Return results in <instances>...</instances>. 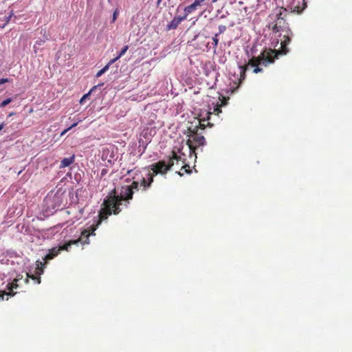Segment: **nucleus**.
Here are the masks:
<instances>
[{
	"instance_id": "38",
	"label": "nucleus",
	"mask_w": 352,
	"mask_h": 352,
	"mask_svg": "<svg viewBox=\"0 0 352 352\" xmlns=\"http://www.w3.org/2000/svg\"><path fill=\"white\" fill-rule=\"evenodd\" d=\"M12 265L14 264V261H12L11 263H10Z\"/></svg>"
},
{
	"instance_id": "25",
	"label": "nucleus",
	"mask_w": 352,
	"mask_h": 352,
	"mask_svg": "<svg viewBox=\"0 0 352 352\" xmlns=\"http://www.w3.org/2000/svg\"><path fill=\"white\" fill-rule=\"evenodd\" d=\"M8 82V78H1L0 79V85H3L6 82Z\"/></svg>"
},
{
	"instance_id": "37",
	"label": "nucleus",
	"mask_w": 352,
	"mask_h": 352,
	"mask_svg": "<svg viewBox=\"0 0 352 352\" xmlns=\"http://www.w3.org/2000/svg\"><path fill=\"white\" fill-rule=\"evenodd\" d=\"M10 17H11V15L9 17H8V21L10 19Z\"/></svg>"
},
{
	"instance_id": "31",
	"label": "nucleus",
	"mask_w": 352,
	"mask_h": 352,
	"mask_svg": "<svg viewBox=\"0 0 352 352\" xmlns=\"http://www.w3.org/2000/svg\"><path fill=\"white\" fill-rule=\"evenodd\" d=\"M162 1V0H157V7H160V3H161Z\"/></svg>"
},
{
	"instance_id": "35",
	"label": "nucleus",
	"mask_w": 352,
	"mask_h": 352,
	"mask_svg": "<svg viewBox=\"0 0 352 352\" xmlns=\"http://www.w3.org/2000/svg\"><path fill=\"white\" fill-rule=\"evenodd\" d=\"M72 243H78V241H74Z\"/></svg>"
},
{
	"instance_id": "1",
	"label": "nucleus",
	"mask_w": 352,
	"mask_h": 352,
	"mask_svg": "<svg viewBox=\"0 0 352 352\" xmlns=\"http://www.w3.org/2000/svg\"><path fill=\"white\" fill-rule=\"evenodd\" d=\"M173 153V157L168 159L167 162L159 161L141 169L135 168L127 170L126 175H128L129 177L126 178V180L131 179L133 181L131 185L122 186L120 195H116L114 191L104 200V208H101L98 215L94 217L93 223L81 232L79 241L82 243H88L89 236L91 234H94L95 230L102 221L107 220L112 213L118 214L121 210L120 206L123 205L124 201L125 202L124 206H127L129 200L133 197V190H147L153 183L155 175L166 174L173 166L174 160H182L181 156H178L175 150Z\"/></svg>"
},
{
	"instance_id": "24",
	"label": "nucleus",
	"mask_w": 352,
	"mask_h": 352,
	"mask_svg": "<svg viewBox=\"0 0 352 352\" xmlns=\"http://www.w3.org/2000/svg\"><path fill=\"white\" fill-rule=\"evenodd\" d=\"M119 58L116 56V58L111 59L109 63V65H111L112 64H113L116 61H117Z\"/></svg>"
},
{
	"instance_id": "14",
	"label": "nucleus",
	"mask_w": 352,
	"mask_h": 352,
	"mask_svg": "<svg viewBox=\"0 0 352 352\" xmlns=\"http://www.w3.org/2000/svg\"><path fill=\"white\" fill-rule=\"evenodd\" d=\"M17 281H19V279H15L14 282L8 283V285L6 286L8 287V289L10 291H12V289L14 288H16L17 287V284H16Z\"/></svg>"
},
{
	"instance_id": "4",
	"label": "nucleus",
	"mask_w": 352,
	"mask_h": 352,
	"mask_svg": "<svg viewBox=\"0 0 352 352\" xmlns=\"http://www.w3.org/2000/svg\"><path fill=\"white\" fill-rule=\"evenodd\" d=\"M63 194L59 192L49 193L43 200V213L45 217L52 215L57 210L62 208Z\"/></svg>"
},
{
	"instance_id": "39",
	"label": "nucleus",
	"mask_w": 352,
	"mask_h": 352,
	"mask_svg": "<svg viewBox=\"0 0 352 352\" xmlns=\"http://www.w3.org/2000/svg\"><path fill=\"white\" fill-rule=\"evenodd\" d=\"M216 1H217V0H213L212 1H213V2H215Z\"/></svg>"
},
{
	"instance_id": "32",
	"label": "nucleus",
	"mask_w": 352,
	"mask_h": 352,
	"mask_svg": "<svg viewBox=\"0 0 352 352\" xmlns=\"http://www.w3.org/2000/svg\"><path fill=\"white\" fill-rule=\"evenodd\" d=\"M4 126L5 124L3 123L0 124V131H1L3 129Z\"/></svg>"
},
{
	"instance_id": "28",
	"label": "nucleus",
	"mask_w": 352,
	"mask_h": 352,
	"mask_svg": "<svg viewBox=\"0 0 352 352\" xmlns=\"http://www.w3.org/2000/svg\"><path fill=\"white\" fill-rule=\"evenodd\" d=\"M104 72L102 71V69H101L97 74H96V77L98 78L100 76H101L102 74H104Z\"/></svg>"
},
{
	"instance_id": "10",
	"label": "nucleus",
	"mask_w": 352,
	"mask_h": 352,
	"mask_svg": "<svg viewBox=\"0 0 352 352\" xmlns=\"http://www.w3.org/2000/svg\"><path fill=\"white\" fill-rule=\"evenodd\" d=\"M205 0H195L191 5L186 6L184 8V15H186V17L188 15L192 12H193L195 10H197V7L201 6V4Z\"/></svg>"
},
{
	"instance_id": "36",
	"label": "nucleus",
	"mask_w": 352,
	"mask_h": 352,
	"mask_svg": "<svg viewBox=\"0 0 352 352\" xmlns=\"http://www.w3.org/2000/svg\"><path fill=\"white\" fill-rule=\"evenodd\" d=\"M146 146H144V150H143V152H144V150L146 149Z\"/></svg>"
},
{
	"instance_id": "20",
	"label": "nucleus",
	"mask_w": 352,
	"mask_h": 352,
	"mask_svg": "<svg viewBox=\"0 0 352 352\" xmlns=\"http://www.w3.org/2000/svg\"><path fill=\"white\" fill-rule=\"evenodd\" d=\"M77 124H78V122H75V123H74L73 124H72V126H69V127H68L67 129H65V130L61 133L60 135H63L66 134V133H67L69 130H70L72 127L76 126L77 125Z\"/></svg>"
},
{
	"instance_id": "21",
	"label": "nucleus",
	"mask_w": 352,
	"mask_h": 352,
	"mask_svg": "<svg viewBox=\"0 0 352 352\" xmlns=\"http://www.w3.org/2000/svg\"><path fill=\"white\" fill-rule=\"evenodd\" d=\"M9 296V293H4L3 292H0V299L1 300H4V296ZM8 299V297H7L6 300Z\"/></svg>"
},
{
	"instance_id": "19",
	"label": "nucleus",
	"mask_w": 352,
	"mask_h": 352,
	"mask_svg": "<svg viewBox=\"0 0 352 352\" xmlns=\"http://www.w3.org/2000/svg\"><path fill=\"white\" fill-rule=\"evenodd\" d=\"M226 30V25H221L219 26V32L217 34H219V36L223 33Z\"/></svg>"
},
{
	"instance_id": "9",
	"label": "nucleus",
	"mask_w": 352,
	"mask_h": 352,
	"mask_svg": "<svg viewBox=\"0 0 352 352\" xmlns=\"http://www.w3.org/2000/svg\"><path fill=\"white\" fill-rule=\"evenodd\" d=\"M186 19V15L174 17L166 25L167 30H175L181 22Z\"/></svg>"
},
{
	"instance_id": "30",
	"label": "nucleus",
	"mask_w": 352,
	"mask_h": 352,
	"mask_svg": "<svg viewBox=\"0 0 352 352\" xmlns=\"http://www.w3.org/2000/svg\"><path fill=\"white\" fill-rule=\"evenodd\" d=\"M117 10H116L114 12H113V21H115L116 17H117Z\"/></svg>"
},
{
	"instance_id": "16",
	"label": "nucleus",
	"mask_w": 352,
	"mask_h": 352,
	"mask_svg": "<svg viewBox=\"0 0 352 352\" xmlns=\"http://www.w3.org/2000/svg\"><path fill=\"white\" fill-rule=\"evenodd\" d=\"M128 49H129V46L128 45H125L121 50V51L119 52V54L117 55V57L120 59L126 53V52L128 50Z\"/></svg>"
},
{
	"instance_id": "5",
	"label": "nucleus",
	"mask_w": 352,
	"mask_h": 352,
	"mask_svg": "<svg viewBox=\"0 0 352 352\" xmlns=\"http://www.w3.org/2000/svg\"><path fill=\"white\" fill-rule=\"evenodd\" d=\"M60 251V248H54L49 250V252L43 257L44 263L37 261L34 267V272L36 275L40 276L44 272V268L47 261L56 256Z\"/></svg>"
},
{
	"instance_id": "13",
	"label": "nucleus",
	"mask_w": 352,
	"mask_h": 352,
	"mask_svg": "<svg viewBox=\"0 0 352 352\" xmlns=\"http://www.w3.org/2000/svg\"><path fill=\"white\" fill-rule=\"evenodd\" d=\"M104 85V83H100V84H98V85H96L94 87H92V89L89 91V92L87 94H85L80 99V104H82L84 100H86V98H87L90 94L93 91H94L96 89H97L98 88H100L102 87V86Z\"/></svg>"
},
{
	"instance_id": "26",
	"label": "nucleus",
	"mask_w": 352,
	"mask_h": 352,
	"mask_svg": "<svg viewBox=\"0 0 352 352\" xmlns=\"http://www.w3.org/2000/svg\"><path fill=\"white\" fill-rule=\"evenodd\" d=\"M110 65L107 63L102 69L105 73L109 68Z\"/></svg>"
},
{
	"instance_id": "29",
	"label": "nucleus",
	"mask_w": 352,
	"mask_h": 352,
	"mask_svg": "<svg viewBox=\"0 0 352 352\" xmlns=\"http://www.w3.org/2000/svg\"><path fill=\"white\" fill-rule=\"evenodd\" d=\"M214 111H217V113H219L221 112V110L220 109V107H216L214 108Z\"/></svg>"
},
{
	"instance_id": "27",
	"label": "nucleus",
	"mask_w": 352,
	"mask_h": 352,
	"mask_svg": "<svg viewBox=\"0 0 352 352\" xmlns=\"http://www.w3.org/2000/svg\"><path fill=\"white\" fill-rule=\"evenodd\" d=\"M110 65L107 63L102 69L105 73L109 68Z\"/></svg>"
},
{
	"instance_id": "6",
	"label": "nucleus",
	"mask_w": 352,
	"mask_h": 352,
	"mask_svg": "<svg viewBox=\"0 0 352 352\" xmlns=\"http://www.w3.org/2000/svg\"><path fill=\"white\" fill-rule=\"evenodd\" d=\"M101 159L106 166H110L117 160L116 153L113 148H104L102 150Z\"/></svg>"
},
{
	"instance_id": "2",
	"label": "nucleus",
	"mask_w": 352,
	"mask_h": 352,
	"mask_svg": "<svg viewBox=\"0 0 352 352\" xmlns=\"http://www.w3.org/2000/svg\"><path fill=\"white\" fill-rule=\"evenodd\" d=\"M275 58H277V56L273 58L272 55L270 54V52H268L267 54H266L265 52H263L258 57H253L252 58H251L245 67L243 65H239V70L240 77L239 80L240 82L243 80H244L245 71L248 69H249L250 67H252L254 68L253 72L257 74L258 72H262V68H261L260 66H267L268 65L274 63Z\"/></svg>"
},
{
	"instance_id": "7",
	"label": "nucleus",
	"mask_w": 352,
	"mask_h": 352,
	"mask_svg": "<svg viewBox=\"0 0 352 352\" xmlns=\"http://www.w3.org/2000/svg\"><path fill=\"white\" fill-rule=\"evenodd\" d=\"M192 141H193V142L195 143V145L194 146L192 144L191 140H189L188 141V147H189V149H190V152L192 151H194L195 146H204L206 144V140H205V138L203 135H199L197 133H195L192 135Z\"/></svg>"
},
{
	"instance_id": "3",
	"label": "nucleus",
	"mask_w": 352,
	"mask_h": 352,
	"mask_svg": "<svg viewBox=\"0 0 352 352\" xmlns=\"http://www.w3.org/2000/svg\"><path fill=\"white\" fill-rule=\"evenodd\" d=\"M273 32L279 37L276 43L280 41V54H285L289 51L287 45L290 43L293 34L283 18L278 17L273 27Z\"/></svg>"
},
{
	"instance_id": "12",
	"label": "nucleus",
	"mask_w": 352,
	"mask_h": 352,
	"mask_svg": "<svg viewBox=\"0 0 352 352\" xmlns=\"http://www.w3.org/2000/svg\"><path fill=\"white\" fill-rule=\"evenodd\" d=\"M218 36H219V34H215L214 36L212 37V43L211 44V45H210L209 42H208L206 45L207 48L212 47L214 50V53H216L217 47L219 43Z\"/></svg>"
},
{
	"instance_id": "22",
	"label": "nucleus",
	"mask_w": 352,
	"mask_h": 352,
	"mask_svg": "<svg viewBox=\"0 0 352 352\" xmlns=\"http://www.w3.org/2000/svg\"><path fill=\"white\" fill-rule=\"evenodd\" d=\"M28 276L31 277L32 279H36L37 283H41V278L39 277H36L34 276V274H32L31 276L29 275V274H27Z\"/></svg>"
},
{
	"instance_id": "8",
	"label": "nucleus",
	"mask_w": 352,
	"mask_h": 352,
	"mask_svg": "<svg viewBox=\"0 0 352 352\" xmlns=\"http://www.w3.org/2000/svg\"><path fill=\"white\" fill-rule=\"evenodd\" d=\"M306 8V0H294L292 4V9L293 10V12H296L298 14H300Z\"/></svg>"
},
{
	"instance_id": "11",
	"label": "nucleus",
	"mask_w": 352,
	"mask_h": 352,
	"mask_svg": "<svg viewBox=\"0 0 352 352\" xmlns=\"http://www.w3.org/2000/svg\"><path fill=\"white\" fill-rule=\"evenodd\" d=\"M74 160H75L74 155H73L72 156H71L69 157L63 158L60 161V168H65V167L69 166L74 162Z\"/></svg>"
},
{
	"instance_id": "17",
	"label": "nucleus",
	"mask_w": 352,
	"mask_h": 352,
	"mask_svg": "<svg viewBox=\"0 0 352 352\" xmlns=\"http://www.w3.org/2000/svg\"><path fill=\"white\" fill-rule=\"evenodd\" d=\"M54 234V228H50V229L47 230L44 234L45 236H47V238L50 237V236Z\"/></svg>"
},
{
	"instance_id": "23",
	"label": "nucleus",
	"mask_w": 352,
	"mask_h": 352,
	"mask_svg": "<svg viewBox=\"0 0 352 352\" xmlns=\"http://www.w3.org/2000/svg\"><path fill=\"white\" fill-rule=\"evenodd\" d=\"M107 173V170L106 168L102 169L101 173H100V177H103Z\"/></svg>"
},
{
	"instance_id": "34",
	"label": "nucleus",
	"mask_w": 352,
	"mask_h": 352,
	"mask_svg": "<svg viewBox=\"0 0 352 352\" xmlns=\"http://www.w3.org/2000/svg\"><path fill=\"white\" fill-rule=\"evenodd\" d=\"M71 244H69L66 248H65V250H68V246H70Z\"/></svg>"
},
{
	"instance_id": "33",
	"label": "nucleus",
	"mask_w": 352,
	"mask_h": 352,
	"mask_svg": "<svg viewBox=\"0 0 352 352\" xmlns=\"http://www.w3.org/2000/svg\"><path fill=\"white\" fill-rule=\"evenodd\" d=\"M9 263H10V260H9V259H7V261H6V264H9Z\"/></svg>"
},
{
	"instance_id": "15",
	"label": "nucleus",
	"mask_w": 352,
	"mask_h": 352,
	"mask_svg": "<svg viewBox=\"0 0 352 352\" xmlns=\"http://www.w3.org/2000/svg\"><path fill=\"white\" fill-rule=\"evenodd\" d=\"M47 39V37H44L43 38H40L37 40L34 47L36 48V46L42 45Z\"/></svg>"
},
{
	"instance_id": "18",
	"label": "nucleus",
	"mask_w": 352,
	"mask_h": 352,
	"mask_svg": "<svg viewBox=\"0 0 352 352\" xmlns=\"http://www.w3.org/2000/svg\"><path fill=\"white\" fill-rule=\"evenodd\" d=\"M12 102V98H7L6 100H4L3 101H2L0 104V107L2 108V107H5L6 106H7L8 104H10V102Z\"/></svg>"
}]
</instances>
